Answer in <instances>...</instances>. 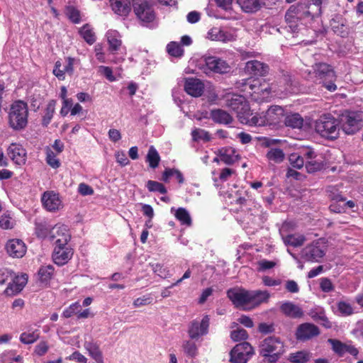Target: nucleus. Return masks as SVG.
Listing matches in <instances>:
<instances>
[{
	"label": "nucleus",
	"instance_id": "27",
	"mask_svg": "<svg viewBox=\"0 0 363 363\" xmlns=\"http://www.w3.org/2000/svg\"><path fill=\"white\" fill-rule=\"evenodd\" d=\"M218 156L221 161L226 164H232L240 158L238 152L232 147H225L218 150Z\"/></svg>",
	"mask_w": 363,
	"mask_h": 363
},
{
	"label": "nucleus",
	"instance_id": "1",
	"mask_svg": "<svg viewBox=\"0 0 363 363\" xmlns=\"http://www.w3.org/2000/svg\"><path fill=\"white\" fill-rule=\"evenodd\" d=\"M284 352V342L275 336L266 337L259 346V355L269 363H276Z\"/></svg>",
	"mask_w": 363,
	"mask_h": 363
},
{
	"label": "nucleus",
	"instance_id": "28",
	"mask_svg": "<svg viewBox=\"0 0 363 363\" xmlns=\"http://www.w3.org/2000/svg\"><path fill=\"white\" fill-rule=\"evenodd\" d=\"M210 116L215 123L219 124L229 125L233 121V118L230 113L220 108L211 110L210 112Z\"/></svg>",
	"mask_w": 363,
	"mask_h": 363
},
{
	"label": "nucleus",
	"instance_id": "55",
	"mask_svg": "<svg viewBox=\"0 0 363 363\" xmlns=\"http://www.w3.org/2000/svg\"><path fill=\"white\" fill-rule=\"evenodd\" d=\"M150 265L153 272L161 278L165 279L169 277V270L163 265L159 263H150Z\"/></svg>",
	"mask_w": 363,
	"mask_h": 363
},
{
	"label": "nucleus",
	"instance_id": "18",
	"mask_svg": "<svg viewBox=\"0 0 363 363\" xmlns=\"http://www.w3.org/2000/svg\"><path fill=\"white\" fill-rule=\"evenodd\" d=\"M6 250L9 256L14 258H21L25 255L27 247L23 240L12 239L7 242Z\"/></svg>",
	"mask_w": 363,
	"mask_h": 363
},
{
	"label": "nucleus",
	"instance_id": "39",
	"mask_svg": "<svg viewBox=\"0 0 363 363\" xmlns=\"http://www.w3.org/2000/svg\"><path fill=\"white\" fill-rule=\"evenodd\" d=\"M55 100H50L48 103L47 107L45 111V114L42 119V125L43 126L47 127L50 124L55 113Z\"/></svg>",
	"mask_w": 363,
	"mask_h": 363
},
{
	"label": "nucleus",
	"instance_id": "56",
	"mask_svg": "<svg viewBox=\"0 0 363 363\" xmlns=\"http://www.w3.org/2000/svg\"><path fill=\"white\" fill-rule=\"evenodd\" d=\"M337 307L338 312L342 315H350L353 313V308L346 301H339Z\"/></svg>",
	"mask_w": 363,
	"mask_h": 363
},
{
	"label": "nucleus",
	"instance_id": "36",
	"mask_svg": "<svg viewBox=\"0 0 363 363\" xmlns=\"http://www.w3.org/2000/svg\"><path fill=\"white\" fill-rule=\"evenodd\" d=\"M311 357V354L306 350L291 353L288 360L291 363H307Z\"/></svg>",
	"mask_w": 363,
	"mask_h": 363
},
{
	"label": "nucleus",
	"instance_id": "44",
	"mask_svg": "<svg viewBox=\"0 0 363 363\" xmlns=\"http://www.w3.org/2000/svg\"><path fill=\"white\" fill-rule=\"evenodd\" d=\"M167 52L169 55L177 58L182 57L184 52L182 45L174 41L167 44Z\"/></svg>",
	"mask_w": 363,
	"mask_h": 363
},
{
	"label": "nucleus",
	"instance_id": "61",
	"mask_svg": "<svg viewBox=\"0 0 363 363\" xmlns=\"http://www.w3.org/2000/svg\"><path fill=\"white\" fill-rule=\"evenodd\" d=\"M49 350V345L46 341H40L34 349V352L36 355L42 357L45 355Z\"/></svg>",
	"mask_w": 363,
	"mask_h": 363
},
{
	"label": "nucleus",
	"instance_id": "23",
	"mask_svg": "<svg viewBox=\"0 0 363 363\" xmlns=\"http://www.w3.org/2000/svg\"><path fill=\"white\" fill-rule=\"evenodd\" d=\"M112 11L122 17H127L131 11L132 0H109Z\"/></svg>",
	"mask_w": 363,
	"mask_h": 363
},
{
	"label": "nucleus",
	"instance_id": "8",
	"mask_svg": "<svg viewBox=\"0 0 363 363\" xmlns=\"http://www.w3.org/2000/svg\"><path fill=\"white\" fill-rule=\"evenodd\" d=\"M325 243L320 240H315L307 245L301 250V257L306 262H320L326 253Z\"/></svg>",
	"mask_w": 363,
	"mask_h": 363
},
{
	"label": "nucleus",
	"instance_id": "46",
	"mask_svg": "<svg viewBox=\"0 0 363 363\" xmlns=\"http://www.w3.org/2000/svg\"><path fill=\"white\" fill-rule=\"evenodd\" d=\"M267 157L269 161L280 163L284 160L285 155L280 148H271L267 153Z\"/></svg>",
	"mask_w": 363,
	"mask_h": 363
},
{
	"label": "nucleus",
	"instance_id": "21",
	"mask_svg": "<svg viewBox=\"0 0 363 363\" xmlns=\"http://www.w3.org/2000/svg\"><path fill=\"white\" fill-rule=\"evenodd\" d=\"M41 201L44 207L49 211L58 210L62 203L59 194L52 191L45 192L42 196Z\"/></svg>",
	"mask_w": 363,
	"mask_h": 363
},
{
	"label": "nucleus",
	"instance_id": "19",
	"mask_svg": "<svg viewBox=\"0 0 363 363\" xmlns=\"http://www.w3.org/2000/svg\"><path fill=\"white\" fill-rule=\"evenodd\" d=\"M268 125L276 126L279 125L285 116L284 110L279 106H272L264 112Z\"/></svg>",
	"mask_w": 363,
	"mask_h": 363
},
{
	"label": "nucleus",
	"instance_id": "11",
	"mask_svg": "<svg viewBox=\"0 0 363 363\" xmlns=\"http://www.w3.org/2000/svg\"><path fill=\"white\" fill-rule=\"evenodd\" d=\"M209 324L210 318L208 315L203 316L201 322L196 320H192L189 323L188 329L189 337L192 340H197L201 336L206 335L208 333Z\"/></svg>",
	"mask_w": 363,
	"mask_h": 363
},
{
	"label": "nucleus",
	"instance_id": "2",
	"mask_svg": "<svg viewBox=\"0 0 363 363\" xmlns=\"http://www.w3.org/2000/svg\"><path fill=\"white\" fill-rule=\"evenodd\" d=\"M315 130L322 137L335 140L338 138L340 123L330 113L320 116L315 121Z\"/></svg>",
	"mask_w": 363,
	"mask_h": 363
},
{
	"label": "nucleus",
	"instance_id": "12",
	"mask_svg": "<svg viewBox=\"0 0 363 363\" xmlns=\"http://www.w3.org/2000/svg\"><path fill=\"white\" fill-rule=\"evenodd\" d=\"M303 9L301 5H292L286 12L285 21L292 33L298 30L299 21L304 18Z\"/></svg>",
	"mask_w": 363,
	"mask_h": 363
},
{
	"label": "nucleus",
	"instance_id": "64",
	"mask_svg": "<svg viewBox=\"0 0 363 363\" xmlns=\"http://www.w3.org/2000/svg\"><path fill=\"white\" fill-rule=\"evenodd\" d=\"M320 287L323 291L327 292V293L332 291L334 289L331 281L328 278L321 279V281L320 283Z\"/></svg>",
	"mask_w": 363,
	"mask_h": 363
},
{
	"label": "nucleus",
	"instance_id": "16",
	"mask_svg": "<svg viewBox=\"0 0 363 363\" xmlns=\"http://www.w3.org/2000/svg\"><path fill=\"white\" fill-rule=\"evenodd\" d=\"M7 154L11 160L18 165L24 164L27 159V152L20 144L11 143L8 149Z\"/></svg>",
	"mask_w": 363,
	"mask_h": 363
},
{
	"label": "nucleus",
	"instance_id": "15",
	"mask_svg": "<svg viewBox=\"0 0 363 363\" xmlns=\"http://www.w3.org/2000/svg\"><path fill=\"white\" fill-rule=\"evenodd\" d=\"M228 298L236 306H243L249 304L250 291L242 288H232L227 291Z\"/></svg>",
	"mask_w": 363,
	"mask_h": 363
},
{
	"label": "nucleus",
	"instance_id": "24",
	"mask_svg": "<svg viewBox=\"0 0 363 363\" xmlns=\"http://www.w3.org/2000/svg\"><path fill=\"white\" fill-rule=\"evenodd\" d=\"M52 238L55 239V245L64 246L68 244L71 235L66 226H55L52 231Z\"/></svg>",
	"mask_w": 363,
	"mask_h": 363
},
{
	"label": "nucleus",
	"instance_id": "41",
	"mask_svg": "<svg viewBox=\"0 0 363 363\" xmlns=\"http://www.w3.org/2000/svg\"><path fill=\"white\" fill-rule=\"evenodd\" d=\"M79 33L84 40L89 45H92L96 41L95 33L89 24L84 25L79 30Z\"/></svg>",
	"mask_w": 363,
	"mask_h": 363
},
{
	"label": "nucleus",
	"instance_id": "34",
	"mask_svg": "<svg viewBox=\"0 0 363 363\" xmlns=\"http://www.w3.org/2000/svg\"><path fill=\"white\" fill-rule=\"evenodd\" d=\"M109 45V49L111 51H117L121 46V40L118 31L110 30L106 35Z\"/></svg>",
	"mask_w": 363,
	"mask_h": 363
},
{
	"label": "nucleus",
	"instance_id": "5",
	"mask_svg": "<svg viewBox=\"0 0 363 363\" xmlns=\"http://www.w3.org/2000/svg\"><path fill=\"white\" fill-rule=\"evenodd\" d=\"M312 67L315 77L320 80V82L325 89L330 91L337 90V86L335 84L337 76L330 65L324 62H318L315 63Z\"/></svg>",
	"mask_w": 363,
	"mask_h": 363
},
{
	"label": "nucleus",
	"instance_id": "13",
	"mask_svg": "<svg viewBox=\"0 0 363 363\" xmlns=\"http://www.w3.org/2000/svg\"><path fill=\"white\" fill-rule=\"evenodd\" d=\"M225 104L228 107L237 112L238 116L242 118L248 111L247 104L241 95L228 94L225 96Z\"/></svg>",
	"mask_w": 363,
	"mask_h": 363
},
{
	"label": "nucleus",
	"instance_id": "48",
	"mask_svg": "<svg viewBox=\"0 0 363 363\" xmlns=\"http://www.w3.org/2000/svg\"><path fill=\"white\" fill-rule=\"evenodd\" d=\"M246 123L251 126L268 125L267 119H266V115L264 112L252 116L250 118L247 119Z\"/></svg>",
	"mask_w": 363,
	"mask_h": 363
},
{
	"label": "nucleus",
	"instance_id": "30",
	"mask_svg": "<svg viewBox=\"0 0 363 363\" xmlns=\"http://www.w3.org/2000/svg\"><path fill=\"white\" fill-rule=\"evenodd\" d=\"M266 0H237L242 11L246 13H254L259 10L265 4Z\"/></svg>",
	"mask_w": 363,
	"mask_h": 363
},
{
	"label": "nucleus",
	"instance_id": "47",
	"mask_svg": "<svg viewBox=\"0 0 363 363\" xmlns=\"http://www.w3.org/2000/svg\"><path fill=\"white\" fill-rule=\"evenodd\" d=\"M40 337V333L35 330L31 333L24 332L20 335V341L25 345H30L37 341Z\"/></svg>",
	"mask_w": 363,
	"mask_h": 363
},
{
	"label": "nucleus",
	"instance_id": "20",
	"mask_svg": "<svg viewBox=\"0 0 363 363\" xmlns=\"http://www.w3.org/2000/svg\"><path fill=\"white\" fill-rule=\"evenodd\" d=\"M185 91L194 96H201L204 90L203 83L199 79L189 77L186 78L184 84Z\"/></svg>",
	"mask_w": 363,
	"mask_h": 363
},
{
	"label": "nucleus",
	"instance_id": "3",
	"mask_svg": "<svg viewBox=\"0 0 363 363\" xmlns=\"http://www.w3.org/2000/svg\"><path fill=\"white\" fill-rule=\"evenodd\" d=\"M28 108L23 101L13 102L9 113V126L15 130L24 129L28 124Z\"/></svg>",
	"mask_w": 363,
	"mask_h": 363
},
{
	"label": "nucleus",
	"instance_id": "14",
	"mask_svg": "<svg viewBox=\"0 0 363 363\" xmlns=\"http://www.w3.org/2000/svg\"><path fill=\"white\" fill-rule=\"evenodd\" d=\"M319 334L320 330L316 325L310 323H304L298 326L295 335L297 340L305 342Z\"/></svg>",
	"mask_w": 363,
	"mask_h": 363
},
{
	"label": "nucleus",
	"instance_id": "43",
	"mask_svg": "<svg viewBox=\"0 0 363 363\" xmlns=\"http://www.w3.org/2000/svg\"><path fill=\"white\" fill-rule=\"evenodd\" d=\"M306 241V238L303 235H288L284 238V242L287 245L294 247L301 246Z\"/></svg>",
	"mask_w": 363,
	"mask_h": 363
},
{
	"label": "nucleus",
	"instance_id": "4",
	"mask_svg": "<svg viewBox=\"0 0 363 363\" xmlns=\"http://www.w3.org/2000/svg\"><path fill=\"white\" fill-rule=\"evenodd\" d=\"M201 69L207 75L211 74H225L230 72L231 66L225 60L215 55H204L201 58Z\"/></svg>",
	"mask_w": 363,
	"mask_h": 363
},
{
	"label": "nucleus",
	"instance_id": "49",
	"mask_svg": "<svg viewBox=\"0 0 363 363\" xmlns=\"http://www.w3.org/2000/svg\"><path fill=\"white\" fill-rule=\"evenodd\" d=\"M191 136L194 141L198 142L203 140L208 142L211 140V135L208 132L201 128H195L191 131Z\"/></svg>",
	"mask_w": 363,
	"mask_h": 363
},
{
	"label": "nucleus",
	"instance_id": "33",
	"mask_svg": "<svg viewBox=\"0 0 363 363\" xmlns=\"http://www.w3.org/2000/svg\"><path fill=\"white\" fill-rule=\"evenodd\" d=\"M284 122L286 126L291 128L301 129L303 125V118L299 113H290L285 115Z\"/></svg>",
	"mask_w": 363,
	"mask_h": 363
},
{
	"label": "nucleus",
	"instance_id": "54",
	"mask_svg": "<svg viewBox=\"0 0 363 363\" xmlns=\"http://www.w3.org/2000/svg\"><path fill=\"white\" fill-rule=\"evenodd\" d=\"M66 13L69 19L74 23H79L81 21L80 12L74 6H68L66 9Z\"/></svg>",
	"mask_w": 363,
	"mask_h": 363
},
{
	"label": "nucleus",
	"instance_id": "26",
	"mask_svg": "<svg viewBox=\"0 0 363 363\" xmlns=\"http://www.w3.org/2000/svg\"><path fill=\"white\" fill-rule=\"evenodd\" d=\"M245 69L254 76H265L269 72V66L258 60H250L246 63Z\"/></svg>",
	"mask_w": 363,
	"mask_h": 363
},
{
	"label": "nucleus",
	"instance_id": "9",
	"mask_svg": "<svg viewBox=\"0 0 363 363\" xmlns=\"http://www.w3.org/2000/svg\"><path fill=\"white\" fill-rule=\"evenodd\" d=\"M254 354L253 347L247 342L237 344L230 352L232 363H246Z\"/></svg>",
	"mask_w": 363,
	"mask_h": 363
},
{
	"label": "nucleus",
	"instance_id": "37",
	"mask_svg": "<svg viewBox=\"0 0 363 363\" xmlns=\"http://www.w3.org/2000/svg\"><path fill=\"white\" fill-rule=\"evenodd\" d=\"M301 5L303 6L302 13L304 18L310 17L311 18H314L320 16L322 13V7H318L314 4H311L309 3L308 5Z\"/></svg>",
	"mask_w": 363,
	"mask_h": 363
},
{
	"label": "nucleus",
	"instance_id": "7",
	"mask_svg": "<svg viewBox=\"0 0 363 363\" xmlns=\"http://www.w3.org/2000/svg\"><path fill=\"white\" fill-rule=\"evenodd\" d=\"M132 7L135 15L143 25L152 23L155 20V12L147 0H132Z\"/></svg>",
	"mask_w": 363,
	"mask_h": 363
},
{
	"label": "nucleus",
	"instance_id": "57",
	"mask_svg": "<svg viewBox=\"0 0 363 363\" xmlns=\"http://www.w3.org/2000/svg\"><path fill=\"white\" fill-rule=\"evenodd\" d=\"M46 162L52 168H58L60 166L59 160L50 148L46 150Z\"/></svg>",
	"mask_w": 363,
	"mask_h": 363
},
{
	"label": "nucleus",
	"instance_id": "53",
	"mask_svg": "<svg viewBox=\"0 0 363 363\" xmlns=\"http://www.w3.org/2000/svg\"><path fill=\"white\" fill-rule=\"evenodd\" d=\"M82 310V306L80 303L77 301L72 303L68 308L64 310L62 313V316L68 318L72 317L73 315H78L79 311Z\"/></svg>",
	"mask_w": 363,
	"mask_h": 363
},
{
	"label": "nucleus",
	"instance_id": "22",
	"mask_svg": "<svg viewBox=\"0 0 363 363\" xmlns=\"http://www.w3.org/2000/svg\"><path fill=\"white\" fill-rule=\"evenodd\" d=\"M207 35L208 39L223 43L231 42L235 39L234 35L231 32L218 27H213L210 29Z\"/></svg>",
	"mask_w": 363,
	"mask_h": 363
},
{
	"label": "nucleus",
	"instance_id": "59",
	"mask_svg": "<svg viewBox=\"0 0 363 363\" xmlns=\"http://www.w3.org/2000/svg\"><path fill=\"white\" fill-rule=\"evenodd\" d=\"M230 337L235 342L245 340L248 337L247 332L243 328H238L230 333Z\"/></svg>",
	"mask_w": 363,
	"mask_h": 363
},
{
	"label": "nucleus",
	"instance_id": "60",
	"mask_svg": "<svg viewBox=\"0 0 363 363\" xmlns=\"http://www.w3.org/2000/svg\"><path fill=\"white\" fill-rule=\"evenodd\" d=\"M153 298L151 294H146L141 297L136 298L133 301V306L135 307H140L147 306L152 303Z\"/></svg>",
	"mask_w": 363,
	"mask_h": 363
},
{
	"label": "nucleus",
	"instance_id": "29",
	"mask_svg": "<svg viewBox=\"0 0 363 363\" xmlns=\"http://www.w3.org/2000/svg\"><path fill=\"white\" fill-rule=\"evenodd\" d=\"M280 310L285 315L293 318H299L303 315V310L291 302H285L281 304Z\"/></svg>",
	"mask_w": 363,
	"mask_h": 363
},
{
	"label": "nucleus",
	"instance_id": "63",
	"mask_svg": "<svg viewBox=\"0 0 363 363\" xmlns=\"http://www.w3.org/2000/svg\"><path fill=\"white\" fill-rule=\"evenodd\" d=\"M78 191L82 196H89L94 194V189L85 183L79 184Z\"/></svg>",
	"mask_w": 363,
	"mask_h": 363
},
{
	"label": "nucleus",
	"instance_id": "31",
	"mask_svg": "<svg viewBox=\"0 0 363 363\" xmlns=\"http://www.w3.org/2000/svg\"><path fill=\"white\" fill-rule=\"evenodd\" d=\"M269 296L270 295L267 291H250L249 304L254 307L258 306L262 303L267 302Z\"/></svg>",
	"mask_w": 363,
	"mask_h": 363
},
{
	"label": "nucleus",
	"instance_id": "50",
	"mask_svg": "<svg viewBox=\"0 0 363 363\" xmlns=\"http://www.w3.org/2000/svg\"><path fill=\"white\" fill-rule=\"evenodd\" d=\"M145 186L150 192H159L165 194L167 191L166 187L162 183L153 180H148Z\"/></svg>",
	"mask_w": 363,
	"mask_h": 363
},
{
	"label": "nucleus",
	"instance_id": "17",
	"mask_svg": "<svg viewBox=\"0 0 363 363\" xmlns=\"http://www.w3.org/2000/svg\"><path fill=\"white\" fill-rule=\"evenodd\" d=\"M72 255L73 250L68 245L64 246L55 245L52 253V259L56 264L62 266L67 263Z\"/></svg>",
	"mask_w": 363,
	"mask_h": 363
},
{
	"label": "nucleus",
	"instance_id": "51",
	"mask_svg": "<svg viewBox=\"0 0 363 363\" xmlns=\"http://www.w3.org/2000/svg\"><path fill=\"white\" fill-rule=\"evenodd\" d=\"M16 223L9 213H4L0 216V228L4 230L12 229Z\"/></svg>",
	"mask_w": 363,
	"mask_h": 363
},
{
	"label": "nucleus",
	"instance_id": "62",
	"mask_svg": "<svg viewBox=\"0 0 363 363\" xmlns=\"http://www.w3.org/2000/svg\"><path fill=\"white\" fill-rule=\"evenodd\" d=\"M62 64L60 62V61H57L55 64V67H54V69H53V71H52V73L53 74L57 77L58 79L60 80H63L65 79V71H64V68L62 69Z\"/></svg>",
	"mask_w": 363,
	"mask_h": 363
},
{
	"label": "nucleus",
	"instance_id": "10",
	"mask_svg": "<svg viewBox=\"0 0 363 363\" xmlns=\"http://www.w3.org/2000/svg\"><path fill=\"white\" fill-rule=\"evenodd\" d=\"M301 154H303L305 158L306 168L308 173L320 171L323 168L324 163L322 156L318 155L312 148L307 147L303 149Z\"/></svg>",
	"mask_w": 363,
	"mask_h": 363
},
{
	"label": "nucleus",
	"instance_id": "6",
	"mask_svg": "<svg viewBox=\"0 0 363 363\" xmlns=\"http://www.w3.org/2000/svg\"><path fill=\"white\" fill-rule=\"evenodd\" d=\"M341 128L347 135H354L362 128V115L356 111H345L339 121Z\"/></svg>",
	"mask_w": 363,
	"mask_h": 363
},
{
	"label": "nucleus",
	"instance_id": "38",
	"mask_svg": "<svg viewBox=\"0 0 363 363\" xmlns=\"http://www.w3.org/2000/svg\"><path fill=\"white\" fill-rule=\"evenodd\" d=\"M174 216L182 225L186 226L191 225V218L186 208L180 207L175 210Z\"/></svg>",
	"mask_w": 363,
	"mask_h": 363
},
{
	"label": "nucleus",
	"instance_id": "32",
	"mask_svg": "<svg viewBox=\"0 0 363 363\" xmlns=\"http://www.w3.org/2000/svg\"><path fill=\"white\" fill-rule=\"evenodd\" d=\"M84 348L96 363H104L102 352L96 342L92 341L85 342Z\"/></svg>",
	"mask_w": 363,
	"mask_h": 363
},
{
	"label": "nucleus",
	"instance_id": "40",
	"mask_svg": "<svg viewBox=\"0 0 363 363\" xmlns=\"http://www.w3.org/2000/svg\"><path fill=\"white\" fill-rule=\"evenodd\" d=\"M52 265L41 266L38 270V275L41 282L48 283L52 279L54 274Z\"/></svg>",
	"mask_w": 363,
	"mask_h": 363
},
{
	"label": "nucleus",
	"instance_id": "52",
	"mask_svg": "<svg viewBox=\"0 0 363 363\" xmlns=\"http://www.w3.org/2000/svg\"><path fill=\"white\" fill-rule=\"evenodd\" d=\"M289 162L291 165L297 169H301L303 167V165H306L305 158L301 154V155H299L297 153H293L289 156Z\"/></svg>",
	"mask_w": 363,
	"mask_h": 363
},
{
	"label": "nucleus",
	"instance_id": "42",
	"mask_svg": "<svg viewBox=\"0 0 363 363\" xmlns=\"http://www.w3.org/2000/svg\"><path fill=\"white\" fill-rule=\"evenodd\" d=\"M310 315L315 321L319 322L324 327L327 328H330L331 327V323L328 320L322 309L311 311Z\"/></svg>",
	"mask_w": 363,
	"mask_h": 363
},
{
	"label": "nucleus",
	"instance_id": "25",
	"mask_svg": "<svg viewBox=\"0 0 363 363\" xmlns=\"http://www.w3.org/2000/svg\"><path fill=\"white\" fill-rule=\"evenodd\" d=\"M28 281L26 274L16 277L11 283H9L4 293L7 296H14L21 292L26 286Z\"/></svg>",
	"mask_w": 363,
	"mask_h": 363
},
{
	"label": "nucleus",
	"instance_id": "35",
	"mask_svg": "<svg viewBox=\"0 0 363 363\" xmlns=\"http://www.w3.org/2000/svg\"><path fill=\"white\" fill-rule=\"evenodd\" d=\"M146 162L149 164V167L151 169H156L160 164V156L156 150V148L151 145L149 147L146 158H145Z\"/></svg>",
	"mask_w": 363,
	"mask_h": 363
},
{
	"label": "nucleus",
	"instance_id": "58",
	"mask_svg": "<svg viewBox=\"0 0 363 363\" xmlns=\"http://www.w3.org/2000/svg\"><path fill=\"white\" fill-rule=\"evenodd\" d=\"M328 342L331 344L332 348L335 353L340 356H342L345 354L346 344H344L337 340L333 339H329Z\"/></svg>",
	"mask_w": 363,
	"mask_h": 363
},
{
	"label": "nucleus",
	"instance_id": "45",
	"mask_svg": "<svg viewBox=\"0 0 363 363\" xmlns=\"http://www.w3.org/2000/svg\"><path fill=\"white\" fill-rule=\"evenodd\" d=\"M182 349L184 352L190 357H195L198 353V348L193 340H184L182 342Z\"/></svg>",
	"mask_w": 363,
	"mask_h": 363
}]
</instances>
